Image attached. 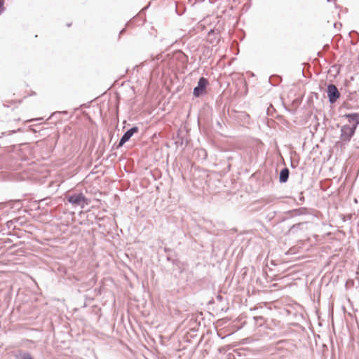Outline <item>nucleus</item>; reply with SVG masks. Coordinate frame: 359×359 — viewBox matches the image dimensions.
<instances>
[{
  "label": "nucleus",
  "mask_w": 359,
  "mask_h": 359,
  "mask_svg": "<svg viewBox=\"0 0 359 359\" xmlns=\"http://www.w3.org/2000/svg\"><path fill=\"white\" fill-rule=\"evenodd\" d=\"M4 5V1L3 0H0V13H1V8Z\"/></svg>",
  "instance_id": "9b49d317"
},
{
  "label": "nucleus",
  "mask_w": 359,
  "mask_h": 359,
  "mask_svg": "<svg viewBox=\"0 0 359 359\" xmlns=\"http://www.w3.org/2000/svg\"><path fill=\"white\" fill-rule=\"evenodd\" d=\"M208 84V79L204 77H201L197 86L194 88V95L196 97H200L204 93Z\"/></svg>",
  "instance_id": "20e7f679"
},
{
  "label": "nucleus",
  "mask_w": 359,
  "mask_h": 359,
  "mask_svg": "<svg viewBox=\"0 0 359 359\" xmlns=\"http://www.w3.org/2000/svg\"><path fill=\"white\" fill-rule=\"evenodd\" d=\"M290 175L289 169L285 168L280 170L279 175V181L280 183H285L287 181Z\"/></svg>",
  "instance_id": "0eeeda50"
},
{
  "label": "nucleus",
  "mask_w": 359,
  "mask_h": 359,
  "mask_svg": "<svg viewBox=\"0 0 359 359\" xmlns=\"http://www.w3.org/2000/svg\"><path fill=\"white\" fill-rule=\"evenodd\" d=\"M212 34H214V30H210L208 33V36H210Z\"/></svg>",
  "instance_id": "f8f14e48"
},
{
  "label": "nucleus",
  "mask_w": 359,
  "mask_h": 359,
  "mask_svg": "<svg viewBox=\"0 0 359 359\" xmlns=\"http://www.w3.org/2000/svg\"><path fill=\"white\" fill-rule=\"evenodd\" d=\"M356 128L351 125H344L341 128L340 140L344 143L349 142L354 135Z\"/></svg>",
  "instance_id": "f257e3e1"
},
{
  "label": "nucleus",
  "mask_w": 359,
  "mask_h": 359,
  "mask_svg": "<svg viewBox=\"0 0 359 359\" xmlns=\"http://www.w3.org/2000/svg\"><path fill=\"white\" fill-rule=\"evenodd\" d=\"M290 213L292 216L306 215L307 213V209L305 208H300L291 210Z\"/></svg>",
  "instance_id": "1a4fd4ad"
},
{
  "label": "nucleus",
  "mask_w": 359,
  "mask_h": 359,
  "mask_svg": "<svg viewBox=\"0 0 359 359\" xmlns=\"http://www.w3.org/2000/svg\"><path fill=\"white\" fill-rule=\"evenodd\" d=\"M344 117L346 118L348 121L351 123V126L357 128L359 125V114L358 113H349L344 115Z\"/></svg>",
  "instance_id": "423d86ee"
},
{
  "label": "nucleus",
  "mask_w": 359,
  "mask_h": 359,
  "mask_svg": "<svg viewBox=\"0 0 359 359\" xmlns=\"http://www.w3.org/2000/svg\"><path fill=\"white\" fill-rule=\"evenodd\" d=\"M67 201L74 206H80L83 208L88 204L87 199L82 193L74 194L67 196Z\"/></svg>",
  "instance_id": "f03ea898"
},
{
  "label": "nucleus",
  "mask_w": 359,
  "mask_h": 359,
  "mask_svg": "<svg viewBox=\"0 0 359 359\" xmlns=\"http://www.w3.org/2000/svg\"><path fill=\"white\" fill-rule=\"evenodd\" d=\"M327 97L330 103L334 104L340 97V93L334 84H329L327 89Z\"/></svg>",
  "instance_id": "7ed1b4c3"
},
{
  "label": "nucleus",
  "mask_w": 359,
  "mask_h": 359,
  "mask_svg": "<svg viewBox=\"0 0 359 359\" xmlns=\"http://www.w3.org/2000/svg\"><path fill=\"white\" fill-rule=\"evenodd\" d=\"M15 359H33L31 354L28 352L19 351L15 355Z\"/></svg>",
  "instance_id": "6e6552de"
},
{
  "label": "nucleus",
  "mask_w": 359,
  "mask_h": 359,
  "mask_svg": "<svg viewBox=\"0 0 359 359\" xmlns=\"http://www.w3.org/2000/svg\"><path fill=\"white\" fill-rule=\"evenodd\" d=\"M303 223H298L292 225L290 228L289 231L290 232H294L297 229L299 228L300 226H302Z\"/></svg>",
  "instance_id": "9d476101"
},
{
  "label": "nucleus",
  "mask_w": 359,
  "mask_h": 359,
  "mask_svg": "<svg viewBox=\"0 0 359 359\" xmlns=\"http://www.w3.org/2000/svg\"><path fill=\"white\" fill-rule=\"evenodd\" d=\"M137 131H138V128L137 126H134V127L130 128L129 130H128L121 137V138L118 142V147L123 146Z\"/></svg>",
  "instance_id": "39448f33"
}]
</instances>
